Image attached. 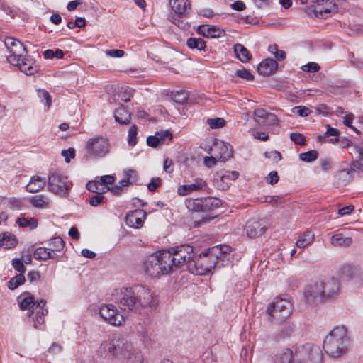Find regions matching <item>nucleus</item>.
I'll return each mask as SVG.
<instances>
[{
  "label": "nucleus",
  "mask_w": 363,
  "mask_h": 363,
  "mask_svg": "<svg viewBox=\"0 0 363 363\" xmlns=\"http://www.w3.org/2000/svg\"><path fill=\"white\" fill-rule=\"evenodd\" d=\"M72 183L64 175L53 173L48 177V189L60 196H66L68 194Z\"/></svg>",
  "instance_id": "nucleus-10"
},
{
  "label": "nucleus",
  "mask_w": 363,
  "mask_h": 363,
  "mask_svg": "<svg viewBox=\"0 0 363 363\" xmlns=\"http://www.w3.org/2000/svg\"><path fill=\"white\" fill-rule=\"evenodd\" d=\"M351 170L363 172V160L357 159L351 163Z\"/></svg>",
  "instance_id": "nucleus-64"
},
{
  "label": "nucleus",
  "mask_w": 363,
  "mask_h": 363,
  "mask_svg": "<svg viewBox=\"0 0 363 363\" xmlns=\"http://www.w3.org/2000/svg\"><path fill=\"white\" fill-rule=\"evenodd\" d=\"M112 301L123 311L140 313L143 309L157 305L150 289L143 285L115 289L111 293Z\"/></svg>",
  "instance_id": "nucleus-1"
},
{
  "label": "nucleus",
  "mask_w": 363,
  "mask_h": 363,
  "mask_svg": "<svg viewBox=\"0 0 363 363\" xmlns=\"http://www.w3.org/2000/svg\"><path fill=\"white\" fill-rule=\"evenodd\" d=\"M350 344V340L345 327L337 326L325 337L323 349L329 356L338 357L346 353Z\"/></svg>",
  "instance_id": "nucleus-3"
},
{
  "label": "nucleus",
  "mask_w": 363,
  "mask_h": 363,
  "mask_svg": "<svg viewBox=\"0 0 363 363\" xmlns=\"http://www.w3.org/2000/svg\"><path fill=\"white\" fill-rule=\"evenodd\" d=\"M11 65L18 66L19 69L26 75H33L39 70V66L37 65L35 60L30 56L23 57V55L21 57L18 64Z\"/></svg>",
  "instance_id": "nucleus-18"
},
{
  "label": "nucleus",
  "mask_w": 363,
  "mask_h": 363,
  "mask_svg": "<svg viewBox=\"0 0 363 363\" xmlns=\"http://www.w3.org/2000/svg\"><path fill=\"white\" fill-rule=\"evenodd\" d=\"M170 5L172 9L178 16L186 15L191 10L190 1L189 0H171Z\"/></svg>",
  "instance_id": "nucleus-23"
},
{
  "label": "nucleus",
  "mask_w": 363,
  "mask_h": 363,
  "mask_svg": "<svg viewBox=\"0 0 363 363\" xmlns=\"http://www.w3.org/2000/svg\"><path fill=\"white\" fill-rule=\"evenodd\" d=\"M293 309V304L289 299L276 297L267 308V312L269 320L278 324L285 321L291 315Z\"/></svg>",
  "instance_id": "nucleus-8"
},
{
  "label": "nucleus",
  "mask_w": 363,
  "mask_h": 363,
  "mask_svg": "<svg viewBox=\"0 0 363 363\" xmlns=\"http://www.w3.org/2000/svg\"><path fill=\"white\" fill-rule=\"evenodd\" d=\"M86 186L89 191L95 194H104L110 189V187H101V185L99 184L98 180L88 182Z\"/></svg>",
  "instance_id": "nucleus-37"
},
{
  "label": "nucleus",
  "mask_w": 363,
  "mask_h": 363,
  "mask_svg": "<svg viewBox=\"0 0 363 363\" xmlns=\"http://www.w3.org/2000/svg\"><path fill=\"white\" fill-rule=\"evenodd\" d=\"M206 186V183L202 179H198L194 183L190 184H184L178 188V194L181 196H185L189 193L201 190Z\"/></svg>",
  "instance_id": "nucleus-24"
},
{
  "label": "nucleus",
  "mask_w": 363,
  "mask_h": 363,
  "mask_svg": "<svg viewBox=\"0 0 363 363\" xmlns=\"http://www.w3.org/2000/svg\"><path fill=\"white\" fill-rule=\"evenodd\" d=\"M210 38H220L225 35V32L216 26H209Z\"/></svg>",
  "instance_id": "nucleus-51"
},
{
  "label": "nucleus",
  "mask_w": 363,
  "mask_h": 363,
  "mask_svg": "<svg viewBox=\"0 0 363 363\" xmlns=\"http://www.w3.org/2000/svg\"><path fill=\"white\" fill-rule=\"evenodd\" d=\"M37 95L40 101L45 104L46 109L48 110L52 105V97L50 94L44 89H38Z\"/></svg>",
  "instance_id": "nucleus-40"
},
{
  "label": "nucleus",
  "mask_w": 363,
  "mask_h": 363,
  "mask_svg": "<svg viewBox=\"0 0 363 363\" xmlns=\"http://www.w3.org/2000/svg\"><path fill=\"white\" fill-rule=\"evenodd\" d=\"M167 251L171 254V258L173 259L172 263L174 272L182 266L186 265V262L180 254L179 252H173L172 247H171Z\"/></svg>",
  "instance_id": "nucleus-35"
},
{
  "label": "nucleus",
  "mask_w": 363,
  "mask_h": 363,
  "mask_svg": "<svg viewBox=\"0 0 363 363\" xmlns=\"http://www.w3.org/2000/svg\"><path fill=\"white\" fill-rule=\"evenodd\" d=\"M16 223L21 228H28L30 230H34L38 227V220L33 217L25 218L21 217L16 220Z\"/></svg>",
  "instance_id": "nucleus-34"
},
{
  "label": "nucleus",
  "mask_w": 363,
  "mask_h": 363,
  "mask_svg": "<svg viewBox=\"0 0 363 363\" xmlns=\"http://www.w3.org/2000/svg\"><path fill=\"white\" fill-rule=\"evenodd\" d=\"M337 7L333 2V0H318L317 18H325L332 12L336 11Z\"/></svg>",
  "instance_id": "nucleus-20"
},
{
  "label": "nucleus",
  "mask_w": 363,
  "mask_h": 363,
  "mask_svg": "<svg viewBox=\"0 0 363 363\" xmlns=\"http://www.w3.org/2000/svg\"><path fill=\"white\" fill-rule=\"evenodd\" d=\"M146 217L147 213L144 210L135 209L128 213L125 220L128 226L138 229L143 226Z\"/></svg>",
  "instance_id": "nucleus-17"
},
{
  "label": "nucleus",
  "mask_w": 363,
  "mask_h": 363,
  "mask_svg": "<svg viewBox=\"0 0 363 363\" xmlns=\"http://www.w3.org/2000/svg\"><path fill=\"white\" fill-rule=\"evenodd\" d=\"M215 247H217V252H218L214 261L216 267L220 269L222 267L230 265L233 259L231 247L225 245H216Z\"/></svg>",
  "instance_id": "nucleus-16"
},
{
  "label": "nucleus",
  "mask_w": 363,
  "mask_h": 363,
  "mask_svg": "<svg viewBox=\"0 0 363 363\" xmlns=\"http://www.w3.org/2000/svg\"><path fill=\"white\" fill-rule=\"evenodd\" d=\"M290 139L294 142L296 144L299 145H303L306 143V138L305 136L298 133H291L290 134Z\"/></svg>",
  "instance_id": "nucleus-57"
},
{
  "label": "nucleus",
  "mask_w": 363,
  "mask_h": 363,
  "mask_svg": "<svg viewBox=\"0 0 363 363\" xmlns=\"http://www.w3.org/2000/svg\"><path fill=\"white\" fill-rule=\"evenodd\" d=\"M34 257L38 260H47L50 259V250L46 247H38L34 252Z\"/></svg>",
  "instance_id": "nucleus-45"
},
{
  "label": "nucleus",
  "mask_w": 363,
  "mask_h": 363,
  "mask_svg": "<svg viewBox=\"0 0 363 363\" xmlns=\"http://www.w3.org/2000/svg\"><path fill=\"white\" fill-rule=\"evenodd\" d=\"M277 67L278 64L275 60L267 58L259 63L257 72L260 75L269 76L277 69Z\"/></svg>",
  "instance_id": "nucleus-21"
},
{
  "label": "nucleus",
  "mask_w": 363,
  "mask_h": 363,
  "mask_svg": "<svg viewBox=\"0 0 363 363\" xmlns=\"http://www.w3.org/2000/svg\"><path fill=\"white\" fill-rule=\"evenodd\" d=\"M314 240V234L311 231L305 232L296 242V245L298 248H304L311 245Z\"/></svg>",
  "instance_id": "nucleus-32"
},
{
  "label": "nucleus",
  "mask_w": 363,
  "mask_h": 363,
  "mask_svg": "<svg viewBox=\"0 0 363 363\" xmlns=\"http://www.w3.org/2000/svg\"><path fill=\"white\" fill-rule=\"evenodd\" d=\"M294 352L289 349H284L276 356L274 363H292Z\"/></svg>",
  "instance_id": "nucleus-33"
},
{
  "label": "nucleus",
  "mask_w": 363,
  "mask_h": 363,
  "mask_svg": "<svg viewBox=\"0 0 363 363\" xmlns=\"http://www.w3.org/2000/svg\"><path fill=\"white\" fill-rule=\"evenodd\" d=\"M234 52L236 57L242 62L246 63L250 61L252 56L248 50L242 44L237 43L234 45Z\"/></svg>",
  "instance_id": "nucleus-29"
},
{
  "label": "nucleus",
  "mask_w": 363,
  "mask_h": 363,
  "mask_svg": "<svg viewBox=\"0 0 363 363\" xmlns=\"http://www.w3.org/2000/svg\"><path fill=\"white\" fill-rule=\"evenodd\" d=\"M292 363H323V354L318 345L307 343L296 348Z\"/></svg>",
  "instance_id": "nucleus-7"
},
{
  "label": "nucleus",
  "mask_w": 363,
  "mask_h": 363,
  "mask_svg": "<svg viewBox=\"0 0 363 363\" xmlns=\"http://www.w3.org/2000/svg\"><path fill=\"white\" fill-rule=\"evenodd\" d=\"M122 341L120 339H113L109 342H104L101 345L104 352H108L110 355L116 356L122 351Z\"/></svg>",
  "instance_id": "nucleus-25"
},
{
  "label": "nucleus",
  "mask_w": 363,
  "mask_h": 363,
  "mask_svg": "<svg viewBox=\"0 0 363 363\" xmlns=\"http://www.w3.org/2000/svg\"><path fill=\"white\" fill-rule=\"evenodd\" d=\"M340 276L352 288L356 289L363 284V275L359 267L347 264L342 267Z\"/></svg>",
  "instance_id": "nucleus-11"
},
{
  "label": "nucleus",
  "mask_w": 363,
  "mask_h": 363,
  "mask_svg": "<svg viewBox=\"0 0 363 363\" xmlns=\"http://www.w3.org/2000/svg\"><path fill=\"white\" fill-rule=\"evenodd\" d=\"M239 172L237 171H225L223 174L220 175V180L224 182L225 180L235 181L239 177Z\"/></svg>",
  "instance_id": "nucleus-49"
},
{
  "label": "nucleus",
  "mask_w": 363,
  "mask_h": 363,
  "mask_svg": "<svg viewBox=\"0 0 363 363\" xmlns=\"http://www.w3.org/2000/svg\"><path fill=\"white\" fill-rule=\"evenodd\" d=\"M138 128L135 125H132L128 130V143L130 146H135L138 142L137 140Z\"/></svg>",
  "instance_id": "nucleus-46"
},
{
  "label": "nucleus",
  "mask_w": 363,
  "mask_h": 363,
  "mask_svg": "<svg viewBox=\"0 0 363 363\" xmlns=\"http://www.w3.org/2000/svg\"><path fill=\"white\" fill-rule=\"evenodd\" d=\"M43 55L45 59H52L54 57L62 59L63 58L65 53L60 49H57L56 50L48 49L43 52Z\"/></svg>",
  "instance_id": "nucleus-47"
},
{
  "label": "nucleus",
  "mask_w": 363,
  "mask_h": 363,
  "mask_svg": "<svg viewBox=\"0 0 363 363\" xmlns=\"http://www.w3.org/2000/svg\"><path fill=\"white\" fill-rule=\"evenodd\" d=\"M25 281V277L23 274H18L11 279L9 281L8 287L11 290L16 289L18 286L23 284Z\"/></svg>",
  "instance_id": "nucleus-44"
},
{
  "label": "nucleus",
  "mask_w": 363,
  "mask_h": 363,
  "mask_svg": "<svg viewBox=\"0 0 363 363\" xmlns=\"http://www.w3.org/2000/svg\"><path fill=\"white\" fill-rule=\"evenodd\" d=\"M277 121V117L274 113H268L266 114L264 118L261 121L259 126H269L274 125Z\"/></svg>",
  "instance_id": "nucleus-48"
},
{
  "label": "nucleus",
  "mask_w": 363,
  "mask_h": 363,
  "mask_svg": "<svg viewBox=\"0 0 363 363\" xmlns=\"http://www.w3.org/2000/svg\"><path fill=\"white\" fill-rule=\"evenodd\" d=\"M318 7V0L313 1L311 4L307 6L305 9V12L309 16H314L317 18Z\"/></svg>",
  "instance_id": "nucleus-55"
},
{
  "label": "nucleus",
  "mask_w": 363,
  "mask_h": 363,
  "mask_svg": "<svg viewBox=\"0 0 363 363\" xmlns=\"http://www.w3.org/2000/svg\"><path fill=\"white\" fill-rule=\"evenodd\" d=\"M49 250L52 252L62 251L65 247V242L60 237H55L49 240Z\"/></svg>",
  "instance_id": "nucleus-38"
},
{
  "label": "nucleus",
  "mask_w": 363,
  "mask_h": 363,
  "mask_svg": "<svg viewBox=\"0 0 363 363\" xmlns=\"http://www.w3.org/2000/svg\"><path fill=\"white\" fill-rule=\"evenodd\" d=\"M186 45L192 50H203L206 48V42L200 38H189L186 41Z\"/></svg>",
  "instance_id": "nucleus-36"
},
{
  "label": "nucleus",
  "mask_w": 363,
  "mask_h": 363,
  "mask_svg": "<svg viewBox=\"0 0 363 363\" xmlns=\"http://www.w3.org/2000/svg\"><path fill=\"white\" fill-rule=\"evenodd\" d=\"M340 290V282L335 278L309 284L304 292L305 301L308 304L317 305L320 302L337 298Z\"/></svg>",
  "instance_id": "nucleus-2"
},
{
  "label": "nucleus",
  "mask_w": 363,
  "mask_h": 363,
  "mask_svg": "<svg viewBox=\"0 0 363 363\" xmlns=\"http://www.w3.org/2000/svg\"><path fill=\"white\" fill-rule=\"evenodd\" d=\"M268 221L266 219L252 218L245 225L247 235L255 238L264 233L267 228Z\"/></svg>",
  "instance_id": "nucleus-14"
},
{
  "label": "nucleus",
  "mask_w": 363,
  "mask_h": 363,
  "mask_svg": "<svg viewBox=\"0 0 363 363\" xmlns=\"http://www.w3.org/2000/svg\"><path fill=\"white\" fill-rule=\"evenodd\" d=\"M17 244L16 236L9 232H4L0 234V247L11 249Z\"/></svg>",
  "instance_id": "nucleus-27"
},
{
  "label": "nucleus",
  "mask_w": 363,
  "mask_h": 363,
  "mask_svg": "<svg viewBox=\"0 0 363 363\" xmlns=\"http://www.w3.org/2000/svg\"><path fill=\"white\" fill-rule=\"evenodd\" d=\"M138 180V174L135 170L129 169L124 172L123 179L122 183L127 186L135 184Z\"/></svg>",
  "instance_id": "nucleus-39"
},
{
  "label": "nucleus",
  "mask_w": 363,
  "mask_h": 363,
  "mask_svg": "<svg viewBox=\"0 0 363 363\" xmlns=\"http://www.w3.org/2000/svg\"><path fill=\"white\" fill-rule=\"evenodd\" d=\"M172 98L174 102L179 104H183L187 101L189 98V94L184 90H179L176 91L175 93H172Z\"/></svg>",
  "instance_id": "nucleus-43"
},
{
  "label": "nucleus",
  "mask_w": 363,
  "mask_h": 363,
  "mask_svg": "<svg viewBox=\"0 0 363 363\" xmlns=\"http://www.w3.org/2000/svg\"><path fill=\"white\" fill-rule=\"evenodd\" d=\"M235 75L238 77L242 78L247 81H252L254 79V76L250 73L248 69L245 68L242 69H237Z\"/></svg>",
  "instance_id": "nucleus-53"
},
{
  "label": "nucleus",
  "mask_w": 363,
  "mask_h": 363,
  "mask_svg": "<svg viewBox=\"0 0 363 363\" xmlns=\"http://www.w3.org/2000/svg\"><path fill=\"white\" fill-rule=\"evenodd\" d=\"M45 185V180L40 176H33L28 184L26 185V191L30 193L38 192Z\"/></svg>",
  "instance_id": "nucleus-26"
},
{
  "label": "nucleus",
  "mask_w": 363,
  "mask_h": 363,
  "mask_svg": "<svg viewBox=\"0 0 363 363\" xmlns=\"http://www.w3.org/2000/svg\"><path fill=\"white\" fill-rule=\"evenodd\" d=\"M254 116H255V122L257 125H260L261 121L264 118L267 112L263 108H258L254 111Z\"/></svg>",
  "instance_id": "nucleus-61"
},
{
  "label": "nucleus",
  "mask_w": 363,
  "mask_h": 363,
  "mask_svg": "<svg viewBox=\"0 0 363 363\" xmlns=\"http://www.w3.org/2000/svg\"><path fill=\"white\" fill-rule=\"evenodd\" d=\"M86 157L90 159L104 157L110 151L109 140L102 136L89 138L85 143Z\"/></svg>",
  "instance_id": "nucleus-9"
},
{
  "label": "nucleus",
  "mask_w": 363,
  "mask_h": 363,
  "mask_svg": "<svg viewBox=\"0 0 363 363\" xmlns=\"http://www.w3.org/2000/svg\"><path fill=\"white\" fill-rule=\"evenodd\" d=\"M292 112L296 113L298 116L305 117L309 116L312 111L306 106H299L294 107Z\"/></svg>",
  "instance_id": "nucleus-54"
},
{
  "label": "nucleus",
  "mask_w": 363,
  "mask_h": 363,
  "mask_svg": "<svg viewBox=\"0 0 363 363\" xmlns=\"http://www.w3.org/2000/svg\"><path fill=\"white\" fill-rule=\"evenodd\" d=\"M115 181L114 177L111 175H104L100 177L98 182L101 187H109V184H112Z\"/></svg>",
  "instance_id": "nucleus-58"
},
{
  "label": "nucleus",
  "mask_w": 363,
  "mask_h": 363,
  "mask_svg": "<svg viewBox=\"0 0 363 363\" xmlns=\"http://www.w3.org/2000/svg\"><path fill=\"white\" fill-rule=\"evenodd\" d=\"M99 315L105 321L114 326H119L124 321L123 316L113 304L101 306L99 308Z\"/></svg>",
  "instance_id": "nucleus-13"
},
{
  "label": "nucleus",
  "mask_w": 363,
  "mask_h": 363,
  "mask_svg": "<svg viewBox=\"0 0 363 363\" xmlns=\"http://www.w3.org/2000/svg\"><path fill=\"white\" fill-rule=\"evenodd\" d=\"M4 45L10 52L7 60L10 64H18L21 57L27 53V50L23 44L12 37H6L4 40Z\"/></svg>",
  "instance_id": "nucleus-12"
},
{
  "label": "nucleus",
  "mask_w": 363,
  "mask_h": 363,
  "mask_svg": "<svg viewBox=\"0 0 363 363\" xmlns=\"http://www.w3.org/2000/svg\"><path fill=\"white\" fill-rule=\"evenodd\" d=\"M48 313L47 308H42L41 311H37L35 312V318H33V327L38 330H45V319L44 317Z\"/></svg>",
  "instance_id": "nucleus-31"
},
{
  "label": "nucleus",
  "mask_w": 363,
  "mask_h": 363,
  "mask_svg": "<svg viewBox=\"0 0 363 363\" xmlns=\"http://www.w3.org/2000/svg\"><path fill=\"white\" fill-rule=\"evenodd\" d=\"M171 254L168 251H158L147 257L143 262V269L152 277L168 274L174 272Z\"/></svg>",
  "instance_id": "nucleus-4"
},
{
  "label": "nucleus",
  "mask_w": 363,
  "mask_h": 363,
  "mask_svg": "<svg viewBox=\"0 0 363 363\" xmlns=\"http://www.w3.org/2000/svg\"><path fill=\"white\" fill-rule=\"evenodd\" d=\"M12 266L15 270L19 272V274H23L26 272V268L24 266L21 259L15 258L12 260Z\"/></svg>",
  "instance_id": "nucleus-59"
},
{
  "label": "nucleus",
  "mask_w": 363,
  "mask_h": 363,
  "mask_svg": "<svg viewBox=\"0 0 363 363\" xmlns=\"http://www.w3.org/2000/svg\"><path fill=\"white\" fill-rule=\"evenodd\" d=\"M173 252H179L186 262V268L189 269V261L193 260L195 255L194 248L189 245H182L172 247Z\"/></svg>",
  "instance_id": "nucleus-22"
},
{
  "label": "nucleus",
  "mask_w": 363,
  "mask_h": 363,
  "mask_svg": "<svg viewBox=\"0 0 363 363\" xmlns=\"http://www.w3.org/2000/svg\"><path fill=\"white\" fill-rule=\"evenodd\" d=\"M158 139L161 145H164L172 140V134L169 130L158 132Z\"/></svg>",
  "instance_id": "nucleus-52"
},
{
  "label": "nucleus",
  "mask_w": 363,
  "mask_h": 363,
  "mask_svg": "<svg viewBox=\"0 0 363 363\" xmlns=\"http://www.w3.org/2000/svg\"><path fill=\"white\" fill-rule=\"evenodd\" d=\"M352 243V239L350 237H345L342 233H337L332 236L331 244L335 247H347Z\"/></svg>",
  "instance_id": "nucleus-30"
},
{
  "label": "nucleus",
  "mask_w": 363,
  "mask_h": 363,
  "mask_svg": "<svg viewBox=\"0 0 363 363\" xmlns=\"http://www.w3.org/2000/svg\"><path fill=\"white\" fill-rule=\"evenodd\" d=\"M292 328L290 325L284 326L279 333L276 335L275 339L277 340H280L281 339H284L287 337H289L292 333Z\"/></svg>",
  "instance_id": "nucleus-50"
},
{
  "label": "nucleus",
  "mask_w": 363,
  "mask_h": 363,
  "mask_svg": "<svg viewBox=\"0 0 363 363\" xmlns=\"http://www.w3.org/2000/svg\"><path fill=\"white\" fill-rule=\"evenodd\" d=\"M18 301L21 310H28V315L30 317L35 306L34 297L29 292H24L18 297Z\"/></svg>",
  "instance_id": "nucleus-19"
},
{
  "label": "nucleus",
  "mask_w": 363,
  "mask_h": 363,
  "mask_svg": "<svg viewBox=\"0 0 363 363\" xmlns=\"http://www.w3.org/2000/svg\"><path fill=\"white\" fill-rule=\"evenodd\" d=\"M222 204L221 201L216 197H202L189 200L187 203V207L194 212H201L206 213L201 219L195 220L193 223L194 228H199L202 224L210 222L215 216L211 213L215 209L219 208Z\"/></svg>",
  "instance_id": "nucleus-5"
},
{
  "label": "nucleus",
  "mask_w": 363,
  "mask_h": 363,
  "mask_svg": "<svg viewBox=\"0 0 363 363\" xmlns=\"http://www.w3.org/2000/svg\"><path fill=\"white\" fill-rule=\"evenodd\" d=\"M209 154L217 157L218 160L225 162L233 156L232 146L223 141L216 142L211 147Z\"/></svg>",
  "instance_id": "nucleus-15"
},
{
  "label": "nucleus",
  "mask_w": 363,
  "mask_h": 363,
  "mask_svg": "<svg viewBox=\"0 0 363 363\" xmlns=\"http://www.w3.org/2000/svg\"><path fill=\"white\" fill-rule=\"evenodd\" d=\"M264 156L267 158L272 160L274 162H279L281 159V154L278 151H271V152H266L264 153Z\"/></svg>",
  "instance_id": "nucleus-63"
},
{
  "label": "nucleus",
  "mask_w": 363,
  "mask_h": 363,
  "mask_svg": "<svg viewBox=\"0 0 363 363\" xmlns=\"http://www.w3.org/2000/svg\"><path fill=\"white\" fill-rule=\"evenodd\" d=\"M318 152L316 150H310L299 155L300 160L305 162H312L318 159Z\"/></svg>",
  "instance_id": "nucleus-42"
},
{
  "label": "nucleus",
  "mask_w": 363,
  "mask_h": 363,
  "mask_svg": "<svg viewBox=\"0 0 363 363\" xmlns=\"http://www.w3.org/2000/svg\"><path fill=\"white\" fill-rule=\"evenodd\" d=\"M104 199L103 194H96L89 198V203L92 206H97L102 202Z\"/></svg>",
  "instance_id": "nucleus-62"
},
{
  "label": "nucleus",
  "mask_w": 363,
  "mask_h": 363,
  "mask_svg": "<svg viewBox=\"0 0 363 363\" xmlns=\"http://www.w3.org/2000/svg\"><path fill=\"white\" fill-rule=\"evenodd\" d=\"M30 203L35 208H44L48 203V199L43 194H37L30 198Z\"/></svg>",
  "instance_id": "nucleus-41"
},
{
  "label": "nucleus",
  "mask_w": 363,
  "mask_h": 363,
  "mask_svg": "<svg viewBox=\"0 0 363 363\" xmlns=\"http://www.w3.org/2000/svg\"><path fill=\"white\" fill-rule=\"evenodd\" d=\"M130 113L123 106L114 111L115 121L120 124H129L130 122Z\"/></svg>",
  "instance_id": "nucleus-28"
},
{
  "label": "nucleus",
  "mask_w": 363,
  "mask_h": 363,
  "mask_svg": "<svg viewBox=\"0 0 363 363\" xmlns=\"http://www.w3.org/2000/svg\"><path fill=\"white\" fill-rule=\"evenodd\" d=\"M217 247H212L206 251L195 255L193 260L189 261V272L196 275H206L216 269L215 259L218 252Z\"/></svg>",
  "instance_id": "nucleus-6"
},
{
  "label": "nucleus",
  "mask_w": 363,
  "mask_h": 363,
  "mask_svg": "<svg viewBox=\"0 0 363 363\" xmlns=\"http://www.w3.org/2000/svg\"><path fill=\"white\" fill-rule=\"evenodd\" d=\"M320 66L316 62H308V64L303 65L301 69L303 72H316L320 69Z\"/></svg>",
  "instance_id": "nucleus-60"
},
{
  "label": "nucleus",
  "mask_w": 363,
  "mask_h": 363,
  "mask_svg": "<svg viewBox=\"0 0 363 363\" xmlns=\"http://www.w3.org/2000/svg\"><path fill=\"white\" fill-rule=\"evenodd\" d=\"M207 123L211 128H220L224 126L225 121L222 118H215L208 119Z\"/></svg>",
  "instance_id": "nucleus-56"
}]
</instances>
